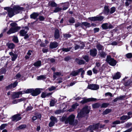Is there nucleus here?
Instances as JSON below:
<instances>
[{
	"instance_id": "obj_24",
	"label": "nucleus",
	"mask_w": 132,
	"mask_h": 132,
	"mask_svg": "<svg viewBox=\"0 0 132 132\" xmlns=\"http://www.w3.org/2000/svg\"><path fill=\"white\" fill-rule=\"evenodd\" d=\"M48 6L52 7H56L57 6V4L54 1L50 2L48 4Z\"/></svg>"
},
{
	"instance_id": "obj_18",
	"label": "nucleus",
	"mask_w": 132,
	"mask_h": 132,
	"mask_svg": "<svg viewBox=\"0 0 132 132\" xmlns=\"http://www.w3.org/2000/svg\"><path fill=\"white\" fill-rule=\"evenodd\" d=\"M60 31L57 29L55 30L54 36L55 39H58L60 37Z\"/></svg>"
},
{
	"instance_id": "obj_22",
	"label": "nucleus",
	"mask_w": 132,
	"mask_h": 132,
	"mask_svg": "<svg viewBox=\"0 0 132 132\" xmlns=\"http://www.w3.org/2000/svg\"><path fill=\"white\" fill-rule=\"evenodd\" d=\"M6 46L9 49H13L15 47V45L13 43H7L6 44Z\"/></svg>"
},
{
	"instance_id": "obj_51",
	"label": "nucleus",
	"mask_w": 132,
	"mask_h": 132,
	"mask_svg": "<svg viewBox=\"0 0 132 132\" xmlns=\"http://www.w3.org/2000/svg\"><path fill=\"white\" fill-rule=\"evenodd\" d=\"M88 19L93 21H96V16L89 17L88 18Z\"/></svg>"
},
{
	"instance_id": "obj_25",
	"label": "nucleus",
	"mask_w": 132,
	"mask_h": 132,
	"mask_svg": "<svg viewBox=\"0 0 132 132\" xmlns=\"http://www.w3.org/2000/svg\"><path fill=\"white\" fill-rule=\"evenodd\" d=\"M26 125L25 124L20 125L16 128V130H18L20 129L25 128L26 127Z\"/></svg>"
},
{
	"instance_id": "obj_37",
	"label": "nucleus",
	"mask_w": 132,
	"mask_h": 132,
	"mask_svg": "<svg viewBox=\"0 0 132 132\" xmlns=\"http://www.w3.org/2000/svg\"><path fill=\"white\" fill-rule=\"evenodd\" d=\"M6 70L5 68H3L0 69V75L5 73Z\"/></svg>"
},
{
	"instance_id": "obj_7",
	"label": "nucleus",
	"mask_w": 132,
	"mask_h": 132,
	"mask_svg": "<svg viewBox=\"0 0 132 132\" xmlns=\"http://www.w3.org/2000/svg\"><path fill=\"white\" fill-rule=\"evenodd\" d=\"M75 119V116L73 114L70 115L67 118L65 124H67L69 123L70 125H72L74 122Z\"/></svg>"
},
{
	"instance_id": "obj_26",
	"label": "nucleus",
	"mask_w": 132,
	"mask_h": 132,
	"mask_svg": "<svg viewBox=\"0 0 132 132\" xmlns=\"http://www.w3.org/2000/svg\"><path fill=\"white\" fill-rule=\"evenodd\" d=\"M130 118V117L129 116L127 115H123L120 117V119L121 120H126L127 119L128 120Z\"/></svg>"
},
{
	"instance_id": "obj_32",
	"label": "nucleus",
	"mask_w": 132,
	"mask_h": 132,
	"mask_svg": "<svg viewBox=\"0 0 132 132\" xmlns=\"http://www.w3.org/2000/svg\"><path fill=\"white\" fill-rule=\"evenodd\" d=\"M108 23H105L102 24L101 25V27L104 30L108 29Z\"/></svg>"
},
{
	"instance_id": "obj_57",
	"label": "nucleus",
	"mask_w": 132,
	"mask_h": 132,
	"mask_svg": "<svg viewBox=\"0 0 132 132\" xmlns=\"http://www.w3.org/2000/svg\"><path fill=\"white\" fill-rule=\"evenodd\" d=\"M47 96L46 94V93L43 92L42 93L41 97L42 98H45Z\"/></svg>"
},
{
	"instance_id": "obj_46",
	"label": "nucleus",
	"mask_w": 132,
	"mask_h": 132,
	"mask_svg": "<svg viewBox=\"0 0 132 132\" xmlns=\"http://www.w3.org/2000/svg\"><path fill=\"white\" fill-rule=\"evenodd\" d=\"M94 126V130L97 129H98L99 126V123H96L95 125H93Z\"/></svg>"
},
{
	"instance_id": "obj_58",
	"label": "nucleus",
	"mask_w": 132,
	"mask_h": 132,
	"mask_svg": "<svg viewBox=\"0 0 132 132\" xmlns=\"http://www.w3.org/2000/svg\"><path fill=\"white\" fill-rule=\"evenodd\" d=\"M120 123V121L119 120H116L112 122V124L113 125H117L119 124Z\"/></svg>"
},
{
	"instance_id": "obj_59",
	"label": "nucleus",
	"mask_w": 132,
	"mask_h": 132,
	"mask_svg": "<svg viewBox=\"0 0 132 132\" xmlns=\"http://www.w3.org/2000/svg\"><path fill=\"white\" fill-rule=\"evenodd\" d=\"M26 100V98L24 97H22V98H21L20 99H18V100L19 101L18 102H20L23 101H25Z\"/></svg>"
},
{
	"instance_id": "obj_62",
	"label": "nucleus",
	"mask_w": 132,
	"mask_h": 132,
	"mask_svg": "<svg viewBox=\"0 0 132 132\" xmlns=\"http://www.w3.org/2000/svg\"><path fill=\"white\" fill-rule=\"evenodd\" d=\"M71 35L69 34H65L64 35V37L70 38L71 37Z\"/></svg>"
},
{
	"instance_id": "obj_56",
	"label": "nucleus",
	"mask_w": 132,
	"mask_h": 132,
	"mask_svg": "<svg viewBox=\"0 0 132 132\" xmlns=\"http://www.w3.org/2000/svg\"><path fill=\"white\" fill-rule=\"evenodd\" d=\"M55 123V122L51 121L48 124L49 127H51L53 126L54 125Z\"/></svg>"
},
{
	"instance_id": "obj_10",
	"label": "nucleus",
	"mask_w": 132,
	"mask_h": 132,
	"mask_svg": "<svg viewBox=\"0 0 132 132\" xmlns=\"http://www.w3.org/2000/svg\"><path fill=\"white\" fill-rule=\"evenodd\" d=\"M41 89L40 88H36L35 89L33 88L31 95L33 96L38 95L41 93Z\"/></svg>"
},
{
	"instance_id": "obj_8",
	"label": "nucleus",
	"mask_w": 132,
	"mask_h": 132,
	"mask_svg": "<svg viewBox=\"0 0 132 132\" xmlns=\"http://www.w3.org/2000/svg\"><path fill=\"white\" fill-rule=\"evenodd\" d=\"M20 28L21 27L19 26L14 28L11 27L7 32V34L8 35H10L11 34L15 33L18 32L20 29Z\"/></svg>"
},
{
	"instance_id": "obj_3",
	"label": "nucleus",
	"mask_w": 132,
	"mask_h": 132,
	"mask_svg": "<svg viewBox=\"0 0 132 132\" xmlns=\"http://www.w3.org/2000/svg\"><path fill=\"white\" fill-rule=\"evenodd\" d=\"M106 61L109 65L112 66H115L117 63V61L112 58L110 55L107 56Z\"/></svg>"
},
{
	"instance_id": "obj_20",
	"label": "nucleus",
	"mask_w": 132,
	"mask_h": 132,
	"mask_svg": "<svg viewBox=\"0 0 132 132\" xmlns=\"http://www.w3.org/2000/svg\"><path fill=\"white\" fill-rule=\"evenodd\" d=\"M58 46L57 43L56 42H54L50 43V48L51 49H53L57 47Z\"/></svg>"
},
{
	"instance_id": "obj_49",
	"label": "nucleus",
	"mask_w": 132,
	"mask_h": 132,
	"mask_svg": "<svg viewBox=\"0 0 132 132\" xmlns=\"http://www.w3.org/2000/svg\"><path fill=\"white\" fill-rule=\"evenodd\" d=\"M69 21L70 23H73L75 22V19L73 17L70 18Z\"/></svg>"
},
{
	"instance_id": "obj_17",
	"label": "nucleus",
	"mask_w": 132,
	"mask_h": 132,
	"mask_svg": "<svg viewBox=\"0 0 132 132\" xmlns=\"http://www.w3.org/2000/svg\"><path fill=\"white\" fill-rule=\"evenodd\" d=\"M131 84H132V78L129 80L125 81L124 83V85L126 87L130 86Z\"/></svg>"
},
{
	"instance_id": "obj_35",
	"label": "nucleus",
	"mask_w": 132,
	"mask_h": 132,
	"mask_svg": "<svg viewBox=\"0 0 132 132\" xmlns=\"http://www.w3.org/2000/svg\"><path fill=\"white\" fill-rule=\"evenodd\" d=\"M96 47L98 50L100 51L102 50V49L103 48V46L99 44L97 45Z\"/></svg>"
},
{
	"instance_id": "obj_34",
	"label": "nucleus",
	"mask_w": 132,
	"mask_h": 132,
	"mask_svg": "<svg viewBox=\"0 0 132 132\" xmlns=\"http://www.w3.org/2000/svg\"><path fill=\"white\" fill-rule=\"evenodd\" d=\"M109 105V103H104L101 105V108H106Z\"/></svg>"
},
{
	"instance_id": "obj_50",
	"label": "nucleus",
	"mask_w": 132,
	"mask_h": 132,
	"mask_svg": "<svg viewBox=\"0 0 132 132\" xmlns=\"http://www.w3.org/2000/svg\"><path fill=\"white\" fill-rule=\"evenodd\" d=\"M7 126V124L6 123L3 124L1 125L0 126V130H3L4 129L5 127Z\"/></svg>"
},
{
	"instance_id": "obj_11",
	"label": "nucleus",
	"mask_w": 132,
	"mask_h": 132,
	"mask_svg": "<svg viewBox=\"0 0 132 132\" xmlns=\"http://www.w3.org/2000/svg\"><path fill=\"white\" fill-rule=\"evenodd\" d=\"M21 114L18 113L14 115L12 117V121L16 122L22 119V117H20Z\"/></svg>"
},
{
	"instance_id": "obj_40",
	"label": "nucleus",
	"mask_w": 132,
	"mask_h": 132,
	"mask_svg": "<svg viewBox=\"0 0 132 132\" xmlns=\"http://www.w3.org/2000/svg\"><path fill=\"white\" fill-rule=\"evenodd\" d=\"M53 11V12L54 13H57L62 10V9L61 8L58 7H56Z\"/></svg>"
},
{
	"instance_id": "obj_55",
	"label": "nucleus",
	"mask_w": 132,
	"mask_h": 132,
	"mask_svg": "<svg viewBox=\"0 0 132 132\" xmlns=\"http://www.w3.org/2000/svg\"><path fill=\"white\" fill-rule=\"evenodd\" d=\"M10 25V26L14 28L16 27L17 24L16 23L13 22L11 23Z\"/></svg>"
},
{
	"instance_id": "obj_31",
	"label": "nucleus",
	"mask_w": 132,
	"mask_h": 132,
	"mask_svg": "<svg viewBox=\"0 0 132 132\" xmlns=\"http://www.w3.org/2000/svg\"><path fill=\"white\" fill-rule=\"evenodd\" d=\"M34 65L35 67H40L41 65V62L40 60L37 61L35 62L34 64Z\"/></svg>"
},
{
	"instance_id": "obj_53",
	"label": "nucleus",
	"mask_w": 132,
	"mask_h": 132,
	"mask_svg": "<svg viewBox=\"0 0 132 132\" xmlns=\"http://www.w3.org/2000/svg\"><path fill=\"white\" fill-rule=\"evenodd\" d=\"M33 89V88H30L27 89L26 90L27 94L31 93V94L32 93Z\"/></svg>"
},
{
	"instance_id": "obj_33",
	"label": "nucleus",
	"mask_w": 132,
	"mask_h": 132,
	"mask_svg": "<svg viewBox=\"0 0 132 132\" xmlns=\"http://www.w3.org/2000/svg\"><path fill=\"white\" fill-rule=\"evenodd\" d=\"M46 79L45 75H41L39 76H37V79L38 80H43Z\"/></svg>"
},
{
	"instance_id": "obj_5",
	"label": "nucleus",
	"mask_w": 132,
	"mask_h": 132,
	"mask_svg": "<svg viewBox=\"0 0 132 132\" xmlns=\"http://www.w3.org/2000/svg\"><path fill=\"white\" fill-rule=\"evenodd\" d=\"M83 100L80 102V103L83 104L90 102L96 101L97 99L93 98H86V97H83L82 98Z\"/></svg>"
},
{
	"instance_id": "obj_6",
	"label": "nucleus",
	"mask_w": 132,
	"mask_h": 132,
	"mask_svg": "<svg viewBox=\"0 0 132 132\" xmlns=\"http://www.w3.org/2000/svg\"><path fill=\"white\" fill-rule=\"evenodd\" d=\"M75 26L76 28H77L79 26H80L82 28L83 27V26L88 28L91 27V25H90V24L87 22H82L81 23L80 22H78L77 23H76L75 24Z\"/></svg>"
},
{
	"instance_id": "obj_47",
	"label": "nucleus",
	"mask_w": 132,
	"mask_h": 132,
	"mask_svg": "<svg viewBox=\"0 0 132 132\" xmlns=\"http://www.w3.org/2000/svg\"><path fill=\"white\" fill-rule=\"evenodd\" d=\"M33 109V107L31 106H28L25 110L26 112L31 110Z\"/></svg>"
},
{
	"instance_id": "obj_60",
	"label": "nucleus",
	"mask_w": 132,
	"mask_h": 132,
	"mask_svg": "<svg viewBox=\"0 0 132 132\" xmlns=\"http://www.w3.org/2000/svg\"><path fill=\"white\" fill-rule=\"evenodd\" d=\"M40 21H43L44 20L45 18L42 16H39L38 19Z\"/></svg>"
},
{
	"instance_id": "obj_36",
	"label": "nucleus",
	"mask_w": 132,
	"mask_h": 132,
	"mask_svg": "<svg viewBox=\"0 0 132 132\" xmlns=\"http://www.w3.org/2000/svg\"><path fill=\"white\" fill-rule=\"evenodd\" d=\"M50 119L51 121L55 122V123H56L57 122V118L53 116H52L50 118Z\"/></svg>"
},
{
	"instance_id": "obj_45",
	"label": "nucleus",
	"mask_w": 132,
	"mask_h": 132,
	"mask_svg": "<svg viewBox=\"0 0 132 132\" xmlns=\"http://www.w3.org/2000/svg\"><path fill=\"white\" fill-rule=\"evenodd\" d=\"M87 129L88 130L93 131L95 130L94 128V126H93V125H90L87 128Z\"/></svg>"
},
{
	"instance_id": "obj_64",
	"label": "nucleus",
	"mask_w": 132,
	"mask_h": 132,
	"mask_svg": "<svg viewBox=\"0 0 132 132\" xmlns=\"http://www.w3.org/2000/svg\"><path fill=\"white\" fill-rule=\"evenodd\" d=\"M56 89V87L54 86H52L50 88H48L49 90L50 91H52L54 90H55Z\"/></svg>"
},
{
	"instance_id": "obj_43",
	"label": "nucleus",
	"mask_w": 132,
	"mask_h": 132,
	"mask_svg": "<svg viewBox=\"0 0 132 132\" xmlns=\"http://www.w3.org/2000/svg\"><path fill=\"white\" fill-rule=\"evenodd\" d=\"M82 58L87 62H88L89 60V57L87 55H85L83 56Z\"/></svg>"
},
{
	"instance_id": "obj_30",
	"label": "nucleus",
	"mask_w": 132,
	"mask_h": 132,
	"mask_svg": "<svg viewBox=\"0 0 132 132\" xmlns=\"http://www.w3.org/2000/svg\"><path fill=\"white\" fill-rule=\"evenodd\" d=\"M110 11V10L109 9L108 6H105L104 11V13L105 14H108L109 12Z\"/></svg>"
},
{
	"instance_id": "obj_42",
	"label": "nucleus",
	"mask_w": 132,
	"mask_h": 132,
	"mask_svg": "<svg viewBox=\"0 0 132 132\" xmlns=\"http://www.w3.org/2000/svg\"><path fill=\"white\" fill-rule=\"evenodd\" d=\"M104 19V17L102 16H96V21H101Z\"/></svg>"
},
{
	"instance_id": "obj_54",
	"label": "nucleus",
	"mask_w": 132,
	"mask_h": 132,
	"mask_svg": "<svg viewBox=\"0 0 132 132\" xmlns=\"http://www.w3.org/2000/svg\"><path fill=\"white\" fill-rule=\"evenodd\" d=\"M126 56L127 58H131L132 57V54L131 53H129L126 54Z\"/></svg>"
},
{
	"instance_id": "obj_23",
	"label": "nucleus",
	"mask_w": 132,
	"mask_h": 132,
	"mask_svg": "<svg viewBox=\"0 0 132 132\" xmlns=\"http://www.w3.org/2000/svg\"><path fill=\"white\" fill-rule=\"evenodd\" d=\"M13 93V94H11V95L12 100H13L16 98H18L19 97V95L18 94L17 92H14Z\"/></svg>"
},
{
	"instance_id": "obj_15",
	"label": "nucleus",
	"mask_w": 132,
	"mask_h": 132,
	"mask_svg": "<svg viewBox=\"0 0 132 132\" xmlns=\"http://www.w3.org/2000/svg\"><path fill=\"white\" fill-rule=\"evenodd\" d=\"M39 15V14L38 13L33 12L30 15V18L34 20L36 19L35 21L36 22L38 21V19L37 17Z\"/></svg>"
},
{
	"instance_id": "obj_19",
	"label": "nucleus",
	"mask_w": 132,
	"mask_h": 132,
	"mask_svg": "<svg viewBox=\"0 0 132 132\" xmlns=\"http://www.w3.org/2000/svg\"><path fill=\"white\" fill-rule=\"evenodd\" d=\"M75 61L77 63L80 65L84 64L86 63L83 60L80 59L78 58L75 59Z\"/></svg>"
},
{
	"instance_id": "obj_38",
	"label": "nucleus",
	"mask_w": 132,
	"mask_h": 132,
	"mask_svg": "<svg viewBox=\"0 0 132 132\" xmlns=\"http://www.w3.org/2000/svg\"><path fill=\"white\" fill-rule=\"evenodd\" d=\"M12 40L15 43H18L19 42L17 37L15 36H14Z\"/></svg>"
},
{
	"instance_id": "obj_21",
	"label": "nucleus",
	"mask_w": 132,
	"mask_h": 132,
	"mask_svg": "<svg viewBox=\"0 0 132 132\" xmlns=\"http://www.w3.org/2000/svg\"><path fill=\"white\" fill-rule=\"evenodd\" d=\"M121 76L120 73L119 72H118L112 77V78L114 80L118 79L121 77Z\"/></svg>"
},
{
	"instance_id": "obj_39",
	"label": "nucleus",
	"mask_w": 132,
	"mask_h": 132,
	"mask_svg": "<svg viewBox=\"0 0 132 132\" xmlns=\"http://www.w3.org/2000/svg\"><path fill=\"white\" fill-rule=\"evenodd\" d=\"M72 48V47H70L68 48H62L61 49V50L63 52H68Z\"/></svg>"
},
{
	"instance_id": "obj_16",
	"label": "nucleus",
	"mask_w": 132,
	"mask_h": 132,
	"mask_svg": "<svg viewBox=\"0 0 132 132\" xmlns=\"http://www.w3.org/2000/svg\"><path fill=\"white\" fill-rule=\"evenodd\" d=\"M9 54L11 56V60L13 61H15L18 56L17 54H14L12 52H10Z\"/></svg>"
},
{
	"instance_id": "obj_12",
	"label": "nucleus",
	"mask_w": 132,
	"mask_h": 132,
	"mask_svg": "<svg viewBox=\"0 0 132 132\" xmlns=\"http://www.w3.org/2000/svg\"><path fill=\"white\" fill-rule=\"evenodd\" d=\"M18 82L16 81H15L13 84L11 83L7 86H6L5 88L6 90L11 89L13 88H15L17 85Z\"/></svg>"
},
{
	"instance_id": "obj_29",
	"label": "nucleus",
	"mask_w": 132,
	"mask_h": 132,
	"mask_svg": "<svg viewBox=\"0 0 132 132\" xmlns=\"http://www.w3.org/2000/svg\"><path fill=\"white\" fill-rule=\"evenodd\" d=\"M112 110L111 109H107L104 111L102 114L103 115H106L112 111Z\"/></svg>"
},
{
	"instance_id": "obj_52",
	"label": "nucleus",
	"mask_w": 132,
	"mask_h": 132,
	"mask_svg": "<svg viewBox=\"0 0 132 132\" xmlns=\"http://www.w3.org/2000/svg\"><path fill=\"white\" fill-rule=\"evenodd\" d=\"M132 2V0H126V2L125 3L126 6H129L130 3Z\"/></svg>"
},
{
	"instance_id": "obj_14",
	"label": "nucleus",
	"mask_w": 132,
	"mask_h": 132,
	"mask_svg": "<svg viewBox=\"0 0 132 132\" xmlns=\"http://www.w3.org/2000/svg\"><path fill=\"white\" fill-rule=\"evenodd\" d=\"M89 54L93 57L96 56L97 54V50L95 48L91 49L89 51Z\"/></svg>"
},
{
	"instance_id": "obj_48",
	"label": "nucleus",
	"mask_w": 132,
	"mask_h": 132,
	"mask_svg": "<svg viewBox=\"0 0 132 132\" xmlns=\"http://www.w3.org/2000/svg\"><path fill=\"white\" fill-rule=\"evenodd\" d=\"M55 101L53 100H52L50 103V106H53L55 105Z\"/></svg>"
},
{
	"instance_id": "obj_63",
	"label": "nucleus",
	"mask_w": 132,
	"mask_h": 132,
	"mask_svg": "<svg viewBox=\"0 0 132 132\" xmlns=\"http://www.w3.org/2000/svg\"><path fill=\"white\" fill-rule=\"evenodd\" d=\"M100 29L99 28H95L94 29V33L98 32L99 31Z\"/></svg>"
},
{
	"instance_id": "obj_41",
	"label": "nucleus",
	"mask_w": 132,
	"mask_h": 132,
	"mask_svg": "<svg viewBox=\"0 0 132 132\" xmlns=\"http://www.w3.org/2000/svg\"><path fill=\"white\" fill-rule=\"evenodd\" d=\"M116 10V8L115 7H112L110 9V11L109 12L110 14H112Z\"/></svg>"
},
{
	"instance_id": "obj_28",
	"label": "nucleus",
	"mask_w": 132,
	"mask_h": 132,
	"mask_svg": "<svg viewBox=\"0 0 132 132\" xmlns=\"http://www.w3.org/2000/svg\"><path fill=\"white\" fill-rule=\"evenodd\" d=\"M27 31H25L24 29H22L20 30L19 32L20 36H24L27 32Z\"/></svg>"
},
{
	"instance_id": "obj_1",
	"label": "nucleus",
	"mask_w": 132,
	"mask_h": 132,
	"mask_svg": "<svg viewBox=\"0 0 132 132\" xmlns=\"http://www.w3.org/2000/svg\"><path fill=\"white\" fill-rule=\"evenodd\" d=\"M81 72V76L82 78L84 77V75L85 73V71L83 70L82 68H81L77 70L76 71L73 70L70 74V75L72 76H77L79 74L80 72Z\"/></svg>"
},
{
	"instance_id": "obj_2",
	"label": "nucleus",
	"mask_w": 132,
	"mask_h": 132,
	"mask_svg": "<svg viewBox=\"0 0 132 132\" xmlns=\"http://www.w3.org/2000/svg\"><path fill=\"white\" fill-rule=\"evenodd\" d=\"M90 110L88 109V106L85 105L80 111L79 113H78L77 116L79 117H82V116L85 114H88L90 112Z\"/></svg>"
},
{
	"instance_id": "obj_44",
	"label": "nucleus",
	"mask_w": 132,
	"mask_h": 132,
	"mask_svg": "<svg viewBox=\"0 0 132 132\" xmlns=\"http://www.w3.org/2000/svg\"><path fill=\"white\" fill-rule=\"evenodd\" d=\"M101 57L102 58H105L106 55V54L104 52H102L100 53L99 54Z\"/></svg>"
},
{
	"instance_id": "obj_61",
	"label": "nucleus",
	"mask_w": 132,
	"mask_h": 132,
	"mask_svg": "<svg viewBox=\"0 0 132 132\" xmlns=\"http://www.w3.org/2000/svg\"><path fill=\"white\" fill-rule=\"evenodd\" d=\"M92 70L94 73L96 74L98 72V70L96 69V68L95 67Z\"/></svg>"
},
{
	"instance_id": "obj_13",
	"label": "nucleus",
	"mask_w": 132,
	"mask_h": 132,
	"mask_svg": "<svg viewBox=\"0 0 132 132\" xmlns=\"http://www.w3.org/2000/svg\"><path fill=\"white\" fill-rule=\"evenodd\" d=\"M87 88L89 89L95 90L98 89L99 88V86L98 85L92 84L88 85Z\"/></svg>"
},
{
	"instance_id": "obj_27",
	"label": "nucleus",
	"mask_w": 132,
	"mask_h": 132,
	"mask_svg": "<svg viewBox=\"0 0 132 132\" xmlns=\"http://www.w3.org/2000/svg\"><path fill=\"white\" fill-rule=\"evenodd\" d=\"M92 107L93 109H96L99 108L101 106V104L98 103H96L93 104L92 105Z\"/></svg>"
},
{
	"instance_id": "obj_4",
	"label": "nucleus",
	"mask_w": 132,
	"mask_h": 132,
	"mask_svg": "<svg viewBox=\"0 0 132 132\" xmlns=\"http://www.w3.org/2000/svg\"><path fill=\"white\" fill-rule=\"evenodd\" d=\"M4 9L6 10L8 12V15L10 18H12L14 15L15 12L13 8H12L10 7H5Z\"/></svg>"
},
{
	"instance_id": "obj_9",
	"label": "nucleus",
	"mask_w": 132,
	"mask_h": 132,
	"mask_svg": "<svg viewBox=\"0 0 132 132\" xmlns=\"http://www.w3.org/2000/svg\"><path fill=\"white\" fill-rule=\"evenodd\" d=\"M13 8L15 13L16 14H18L21 12L24 9L23 7H20L19 5H14Z\"/></svg>"
}]
</instances>
